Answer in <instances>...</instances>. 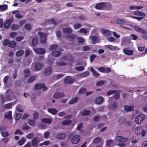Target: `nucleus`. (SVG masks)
<instances>
[{"instance_id": "nucleus-1", "label": "nucleus", "mask_w": 147, "mask_h": 147, "mask_svg": "<svg viewBox=\"0 0 147 147\" xmlns=\"http://www.w3.org/2000/svg\"><path fill=\"white\" fill-rule=\"evenodd\" d=\"M43 28L40 27H38L33 32V33H36L38 32V34L39 35L40 42L42 43H45L46 42L47 35L45 33L41 32L40 31L42 30Z\"/></svg>"}, {"instance_id": "nucleus-2", "label": "nucleus", "mask_w": 147, "mask_h": 147, "mask_svg": "<svg viewBox=\"0 0 147 147\" xmlns=\"http://www.w3.org/2000/svg\"><path fill=\"white\" fill-rule=\"evenodd\" d=\"M13 94L11 90L9 89L8 90L5 94V98L3 97L2 98L1 102L2 103H3L5 101L11 99V96Z\"/></svg>"}, {"instance_id": "nucleus-3", "label": "nucleus", "mask_w": 147, "mask_h": 147, "mask_svg": "<svg viewBox=\"0 0 147 147\" xmlns=\"http://www.w3.org/2000/svg\"><path fill=\"white\" fill-rule=\"evenodd\" d=\"M145 118V116L143 114H140L136 116L135 118V121L138 124H140Z\"/></svg>"}, {"instance_id": "nucleus-4", "label": "nucleus", "mask_w": 147, "mask_h": 147, "mask_svg": "<svg viewBox=\"0 0 147 147\" xmlns=\"http://www.w3.org/2000/svg\"><path fill=\"white\" fill-rule=\"evenodd\" d=\"M32 67L36 70L39 71L43 67V64L41 63H33L32 65Z\"/></svg>"}, {"instance_id": "nucleus-5", "label": "nucleus", "mask_w": 147, "mask_h": 147, "mask_svg": "<svg viewBox=\"0 0 147 147\" xmlns=\"http://www.w3.org/2000/svg\"><path fill=\"white\" fill-rule=\"evenodd\" d=\"M80 136L78 135H76L72 136L71 138V141L73 144H77L80 139Z\"/></svg>"}, {"instance_id": "nucleus-6", "label": "nucleus", "mask_w": 147, "mask_h": 147, "mask_svg": "<svg viewBox=\"0 0 147 147\" xmlns=\"http://www.w3.org/2000/svg\"><path fill=\"white\" fill-rule=\"evenodd\" d=\"M116 23L121 27L122 28L124 25H126L127 22L125 19H118L116 21Z\"/></svg>"}, {"instance_id": "nucleus-7", "label": "nucleus", "mask_w": 147, "mask_h": 147, "mask_svg": "<svg viewBox=\"0 0 147 147\" xmlns=\"http://www.w3.org/2000/svg\"><path fill=\"white\" fill-rule=\"evenodd\" d=\"M101 32L105 37L109 36L112 34V32L107 29H101Z\"/></svg>"}, {"instance_id": "nucleus-8", "label": "nucleus", "mask_w": 147, "mask_h": 147, "mask_svg": "<svg viewBox=\"0 0 147 147\" xmlns=\"http://www.w3.org/2000/svg\"><path fill=\"white\" fill-rule=\"evenodd\" d=\"M95 68L98 69L99 71L104 73H108L111 71V70L109 67L106 68L103 67H99L98 68L95 67Z\"/></svg>"}, {"instance_id": "nucleus-9", "label": "nucleus", "mask_w": 147, "mask_h": 147, "mask_svg": "<svg viewBox=\"0 0 147 147\" xmlns=\"http://www.w3.org/2000/svg\"><path fill=\"white\" fill-rule=\"evenodd\" d=\"M34 88L36 89H40L42 88V90L44 91L46 90L47 89V88L45 87V85L44 84H36L34 86Z\"/></svg>"}, {"instance_id": "nucleus-10", "label": "nucleus", "mask_w": 147, "mask_h": 147, "mask_svg": "<svg viewBox=\"0 0 147 147\" xmlns=\"http://www.w3.org/2000/svg\"><path fill=\"white\" fill-rule=\"evenodd\" d=\"M34 50L36 53L41 54H44L46 51L45 50L43 49L34 48Z\"/></svg>"}, {"instance_id": "nucleus-11", "label": "nucleus", "mask_w": 147, "mask_h": 147, "mask_svg": "<svg viewBox=\"0 0 147 147\" xmlns=\"http://www.w3.org/2000/svg\"><path fill=\"white\" fill-rule=\"evenodd\" d=\"M51 67H49L44 70L43 71V74L44 76H47L51 74Z\"/></svg>"}, {"instance_id": "nucleus-12", "label": "nucleus", "mask_w": 147, "mask_h": 147, "mask_svg": "<svg viewBox=\"0 0 147 147\" xmlns=\"http://www.w3.org/2000/svg\"><path fill=\"white\" fill-rule=\"evenodd\" d=\"M53 119L51 118H44L41 119L42 122L44 123L51 124L52 122Z\"/></svg>"}, {"instance_id": "nucleus-13", "label": "nucleus", "mask_w": 147, "mask_h": 147, "mask_svg": "<svg viewBox=\"0 0 147 147\" xmlns=\"http://www.w3.org/2000/svg\"><path fill=\"white\" fill-rule=\"evenodd\" d=\"M116 140L120 142H124L127 141L128 139L122 136H118L116 137Z\"/></svg>"}, {"instance_id": "nucleus-14", "label": "nucleus", "mask_w": 147, "mask_h": 147, "mask_svg": "<svg viewBox=\"0 0 147 147\" xmlns=\"http://www.w3.org/2000/svg\"><path fill=\"white\" fill-rule=\"evenodd\" d=\"M106 6L105 3H100L96 5L95 7L97 9H102L104 8Z\"/></svg>"}, {"instance_id": "nucleus-15", "label": "nucleus", "mask_w": 147, "mask_h": 147, "mask_svg": "<svg viewBox=\"0 0 147 147\" xmlns=\"http://www.w3.org/2000/svg\"><path fill=\"white\" fill-rule=\"evenodd\" d=\"M106 47L108 48L110 50L113 51L119 50L120 49L117 47H116L110 45H105Z\"/></svg>"}, {"instance_id": "nucleus-16", "label": "nucleus", "mask_w": 147, "mask_h": 147, "mask_svg": "<svg viewBox=\"0 0 147 147\" xmlns=\"http://www.w3.org/2000/svg\"><path fill=\"white\" fill-rule=\"evenodd\" d=\"M123 51L125 54L128 55H131L133 53V51L132 50L124 49L123 50Z\"/></svg>"}, {"instance_id": "nucleus-17", "label": "nucleus", "mask_w": 147, "mask_h": 147, "mask_svg": "<svg viewBox=\"0 0 147 147\" xmlns=\"http://www.w3.org/2000/svg\"><path fill=\"white\" fill-rule=\"evenodd\" d=\"M12 20H6L4 23V27L5 28H7L10 26Z\"/></svg>"}, {"instance_id": "nucleus-18", "label": "nucleus", "mask_w": 147, "mask_h": 147, "mask_svg": "<svg viewBox=\"0 0 147 147\" xmlns=\"http://www.w3.org/2000/svg\"><path fill=\"white\" fill-rule=\"evenodd\" d=\"M73 79L69 76H67L65 80V83L69 84H71L73 82Z\"/></svg>"}, {"instance_id": "nucleus-19", "label": "nucleus", "mask_w": 147, "mask_h": 147, "mask_svg": "<svg viewBox=\"0 0 147 147\" xmlns=\"http://www.w3.org/2000/svg\"><path fill=\"white\" fill-rule=\"evenodd\" d=\"M134 106L126 105L124 107L125 110L126 111H134Z\"/></svg>"}, {"instance_id": "nucleus-20", "label": "nucleus", "mask_w": 147, "mask_h": 147, "mask_svg": "<svg viewBox=\"0 0 147 147\" xmlns=\"http://www.w3.org/2000/svg\"><path fill=\"white\" fill-rule=\"evenodd\" d=\"M91 38L93 43L95 44L96 43L99 42H100L99 39L96 36H92L91 37Z\"/></svg>"}, {"instance_id": "nucleus-21", "label": "nucleus", "mask_w": 147, "mask_h": 147, "mask_svg": "<svg viewBox=\"0 0 147 147\" xmlns=\"http://www.w3.org/2000/svg\"><path fill=\"white\" fill-rule=\"evenodd\" d=\"M106 145L108 146H113L115 145L114 141L112 140H109L107 141Z\"/></svg>"}, {"instance_id": "nucleus-22", "label": "nucleus", "mask_w": 147, "mask_h": 147, "mask_svg": "<svg viewBox=\"0 0 147 147\" xmlns=\"http://www.w3.org/2000/svg\"><path fill=\"white\" fill-rule=\"evenodd\" d=\"M134 14L135 15L142 17H144L146 16V14L144 13L138 11H134Z\"/></svg>"}, {"instance_id": "nucleus-23", "label": "nucleus", "mask_w": 147, "mask_h": 147, "mask_svg": "<svg viewBox=\"0 0 147 147\" xmlns=\"http://www.w3.org/2000/svg\"><path fill=\"white\" fill-rule=\"evenodd\" d=\"M142 129V128L141 126H138L137 127L135 130V132L136 134L137 135L141 134Z\"/></svg>"}, {"instance_id": "nucleus-24", "label": "nucleus", "mask_w": 147, "mask_h": 147, "mask_svg": "<svg viewBox=\"0 0 147 147\" xmlns=\"http://www.w3.org/2000/svg\"><path fill=\"white\" fill-rule=\"evenodd\" d=\"M39 140L38 138L36 137H34L32 140V145L36 146L38 143Z\"/></svg>"}, {"instance_id": "nucleus-25", "label": "nucleus", "mask_w": 147, "mask_h": 147, "mask_svg": "<svg viewBox=\"0 0 147 147\" xmlns=\"http://www.w3.org/2000/svg\"><path fill=\"white\" fill-rule=\"evenodd\" d=\"M48 111L52 115H55L57 113V110L55 109H48Z\"/></svg>"}, {"instance_id": "nucleus-26", "label": "nucleus", "mask_w": 147, "mask_h": 147, "mask_svg": "<svg viewBox=\"0 0 147 147\" xmlns=\"http://www.w3.org/2000/svg\"><path fill=\"white\" fill-rule=\"evenodd\" d=\"M103 98L102 97L100 96L96 99V102L97 104L100 105L103 102Z\"/></svg>"}, {"instance_id": "nucleus-27", "label": "nucleus", "mask_w": 147, "mask_h": 147, "mask_svg": "<svg viewBox=\"0 0 147 147\" xmlns=\"http://www.w3.org/2000/svg\"><path fill=\"white\" fill-rule=\"evenodd\" d=\"M46 22L47 23L52 24L54 25H55L56 24L55 21L52 19H47Z\"/></svg>"}, {"instance_id": "nucleus-28", "label": "nucleus", "mask_w": 147, "mask_h": 147, "mask_svg": "<svg viewBox=\"0 0 147 147\" xmlns=\"http://www.w3.org/2000/svg\"><path fill=\"white\" fill-rule=\"evenodd\" d=\"M63 31L65 33L70 34L71 33L72 30L70 28H66L63 29Z\"/></svg>"}, {"instance_id": "nucleus-29", "label": "nucleus", "mask_w": 147, "mask_h": 147, "mask_svg": "<svg viewBox=\"0 0 147 147\" xmlns=\"http://www.w3.org/2000/svg\"><path fill=\"white\" fill-rule=\"evenodd\" d=\"M38 39L37 37L34 38L32 40V45L33 46H35L37 44Z\"/></svg>"}, {"instance_id": "nucleus-30", "label": "nucleus", "mask_w": 147, "mask_h": 147, "mask_svg": "<svg viewBox=\"0 0 147 147\" xmlns=\"http://www.w3.org/2000/svg\"><path fill=\"white\" fill-rule=\"evenodd\" d=\"M5 117L6 118L9 119H11V111H9L5 113Z\"/></svg>"}, {"instance_id": "nucleus-31", "label": "nucleus", "mask_w": 147, "mask_h": 147, "mask_svg": "<svg viewBox=\"0 0 147 147\" xmlns=\"http://www.w3.org/2000/svg\"><path fill=\"white\" fill-rule=\"evenodd\" d=\"M90 70L92 72L93 75L95 77H98L99 76V74L98 72L95 70L93 67H91L90 68Z\"/></svg>"}, {"instance_id": "nucleus-32", "label": "nucleus", "mask_w": 147, "mask_h": 147, "mask_svg": "<svg viewBox=\"0 0 147 147\" xmlns=\"http://www.w3.org/2000/svg\"><path fill=\"white\" fill-rule=\"evenodd\" d=\"M71 123V120H64L61 123L63 125H68Z\"/></svg>"}, {"instance_id": "nucleus-33", "label": "nucleus", "mask_w": 147, "mask_h": 147, "mask_svg": "<svg viewBox=\"0 0 147 147\" xmlns=\"http://www.w3.org/2000/svg\"><path fill=\"white\" fill-rule=\"evenodd\" d=\"M24 53V51L23 50H20L17 52L16 55L17 57H20Z\"/></svg>"}, {"instance_id": "nucleus-34", "label": "nucleus", "mask_w": 147, "mask_h": 147, "mask_svg": "<svg viewBox=\"0 0 147 147\" xmlns=\"http://www.w3.org/2000/svg\"><path fill=\"white\" fill-rule=\"evenodd\" d=\"M78 97H76L73 98L69 102V104H73L77 102L78 100Z\"/></svg>"}, {"instance_id": "nucleus-35", "label": "nucleus", "mask_w": 147, "mask_h": 147, "mask_svg": "<svg viewBox=\"0 0 147 147\" xmlns=\"http://www.w3.org/2000/svg\"><path fill=\"white\" fill-rule=\"evenodd\" d=\"M24 76L26 78L28 77L30 74V72L29 69H26L24 71Z\"/></svg>"}, {"instance_id": "nucleus-36", "label": "nucleus", "mask_w": 147, "mask_h": 147, "mask_svg": "<svg viewBox=\"0 0 147 147\" xmlns=\"http://www.w3.org/2000/svg\"><path fill=\"white\" fill-rule=\"evenodd\" d=\"M63 96L64 94H63L60 93H55L54 95V97L56 98L62 97Z\"/></svg>"}, {"instance_id": "nucleus-37", "label": "nucleus", "mask_w": 147, "mask_h": 147, "mask_svg": "<svg viewBox=\"0 0 147 147\" xmlns=\"http://www.w3.org/2000/svg\"><path fill=\"white\" fill-rule=\"evenodd\" d=\"M88 31L87 29L82 28L80 29L79 32L80 33L86 34L88 33Z\"/></svg>"}, {"instance_id": "nucleus-38", "label": "nucleus", "mask_w": 147, "mask_h": 147, "mask_svg": "<svg viewBox=\"0 0 147 147\" xmlns=\"http://www.w3.org/2000/svg\"><path fill=\"white\" fill-rule=\"evenodd\" d=\"M141 33L142 37L144 39L147 40V32L144 30Z\"/></svg>"}, {"instance_id": "nucleus-39", "label": "nucleus", "mask_w": 147, "mask_h": 147, "mask_svg": "<svg viewBox=\"0 0 147 147\" xmlns=\"http://www.w3.org/2000/svg\"><path fill=\"white\" fill-rule=\"evenodd\" d=\"M7 9V6L6 5H0V11H3L6 10Z\"/></svg>"}, {"instance_id": "nucleus-40", "label": "nucleus", "mask_w": 147, "mask_h": 147, "mask_svg": "<svg viewBox=\"0 0 147 147\" xmlns=\"http://www.w3.org/2000/svg\"><path fill=\"white\" fill-rule=\"evenodd\" d=\"M26 140L25 138L23 137L20 139L18 141V144L19 145H22L25 142Z\"/></svg>"}, {"instance_id": "nucleus-41", "label": "nucleus", "mask_w": 147, "mask_h": 147, "mask_svg": "<svg viewBox=\"0 0 147 147\" xmlns=\"http://www.w3.org/2000/svg\"><path fill=\"white\" fill-rule=\"evenodd\" d=\"M61 54L59 52L53 51L51 53V55L54 57H58L60 56Z\"/></svg>"}, {"instance_id": "nucleus-42", "label": "nucleus", "mask_w": 147, "mask_h": 147, "mask_svg": "<svg viewBox=\"0 0 147 147\" xmlns=\"http://www.w3.org/2000/svg\"><path fill=\"white\" fill-rule=\"evenodd\" d=\"M81 113L83 115H89L90 113V112L88 110H84L82 111L81 112Z\"/></svg>"}, {"instance_id": "nucleus-43", "label": "nucleus", "mask_w": 147, "mask_h": 147, "mask_svg": "<svg viewBox=\"0 0 147 147\" xmlns=\"http://www.w3.org/2000/svg\"><path fill=\"white\" fill-rule=\"evenodd\" d=\"M134 28L137 32L141 33L144 30L140 28L135 26L134 27Z\"/></svg>"}, {"instance_id": "nucleus-44", "label": "nucleus", "mask_w": 147, "mask_h": 147, "mask_svg": "<svg viewBox=\"0 0 147 147\" xmlns=\"http://www.w3.org/2000/svg\"><path fill=\"white\" fill-rule=\"evenodd\" d=\"M16 44L15 41H11L9 42L8 46L12 48H14L16 46Z\"/></svg>"}, {"instance_id": "nucleus-45", "label": "nucleus", "mask_w": 147, "mask_h": 147, "mask_svg": "<svg viewBox=\"0 0 147 147\" xmlns=\"http://www.w3.org/2000/svg\"><path fill=\"white\" fill-rule=\"evenodd\" d=\"M146 134H147V127L144 129L142 128L141 134L142 136V137L144 136Z\"/></svg>"}, {"instance_id": "nucleus-46", "label": "nucleus", "mask_w": 147, "mask_h": 147, "mask_svg": "<svg viewBox=\"0 0 147 147\" xmlns=\"http://www.w3.org/2000/svg\"><path fill=\"white\" fill-rule=\"evenodd\" d=\"M89 75V73L88 71H86L80 75V76L81 77H86Z\"/></svg>"}, {"instance_id": "nucleus-47", "label": "nucleus", "mask_w": 147, "mask_h": 147, "mask_svg": "<svg viewBox=\"0 0 147 147\" xmlns=\"http://www.w3.org/2000/svg\"><path fill=\"white\" fill-rule=\"evenodd\" d=\"M76 37V35H69L67 37V39L70 40H74L75 38Z\"/></svg>"}, {"instance_id": "nucleus-48", "label": "nucleus", "mask_w": 147, "mask_h": 147, "mask_svg": "<svg viewBox=\"0 0 147 147\" xmlns=\"http://www.w3.org/2000/svg\"><path fill=\"white\" fill-rule=\"evenodd\" d=\"M35 79V77L34 76H32L29 78L27 80L28 83H31Z\"/></svg>"}, {"instance_id": "nucleus-49", "label": "nucleus", "mask_w": 147, "mask_h": 147, "mask_svg": "<svg viewBox=\"0 0 147 147\" xmlns=\"http://www.w3.org/2000/svg\"><path fill=\"white\" fill-rule=\"evenodd\" d=\"M31 53V51L29 48H27L25 50V55L26 57H27Z\"/></svg>"}, {"instance_id": "nucleus-50", "label": "nucleus", "mask_w": 147, "mask_h": 147, "mask_svg": "<svg viewBox=\"0 0 147 147\" xmlns=\"http://www.w3.org/2000/svg\"><path fill=\"white\" fill-rule=\"evenodd\" d=\"M105 83V82L103 80H100L97 82L96 85L97 86H99L103 85Z\"/></svg>"}, {"instance_id": "nucleus-51", "label": "nucleus", "mask_w": 147, "mask_h": 147, "mask_svg": "<svg viewBox=\"0 0 147 147\" xmlns=\"http://www.w3.org/2000/svg\"><path fill=\"white\" fill-rule=\"evenodd\" d=\"M65 137V135L64 134H60L58 135V138L59 139H64Z\"/></svg>"}, {"instance_id": "nucleus-52", "label": "nucleus", "mask_w": 147, "mask_h": 147, "mask_svg": "<svg viewBox=\"0 0 147 147\" xmlns=\"http://www.w3.org/2000/svg\"><path fill=\"white\" fill-rule=\"evenodd\" d=\"M19 26L17 24H13L11 26V28L14 30H17L19 28Z\"/></svg>"}, {"instance_id": "nucleus-53", "label": "nucleus", "mask_w": 147, "mask_h": 147, "mask_svg": "<svg viewBox=\"0 0 147 147\" xmlns=\"http://www.w3.org/2000/svg\"><path fill=\"white\" fill-rule=\"evenodd\" d=\"M57 46L55 45H53L51 46L49 48V49L51 51H53L56 49L57 48Z\"/></svg>"}, {"instance_id": "nucleus-54", "label": "nucleus", "mask_w": 147, "mask_h": 147, "mask_svg": "<svg viewBox=\"0 0 147 147\" xmlns=\"http://www.w3.org/2000/svg\"><path fill=\"white\" fill-rule=\"evenodd\" d=\"M138 37L137 35L134 34H131L130 36V38L134 40H136Z\"/></svg>"}, {"instance_id": "nucleus-55", "label": "nucleus", "mask_w": 147, "mask_h": 147, "mask_svg": "<svg viewBox=\"0 0 147 147\" xmlns=\"http://www.w3.org/2000/svg\"><path fill=\"white\" fill-rule=\"evenodd\" d=\"M31 25L30 24H27L25 26V28L28 30H30L31 29Z\"/></svg>"}, {"instance_id": "nucleus-56", "label": "nucleus", "mask_w": 147, "mask_h": 147, "mask_svg": "<svg viewBox=\"0 0 147 147\" xmlns=\"http://www.w3.org/2000/svg\"><path fill=\"white\" fill-rule=\"evenodd\" d=\"M86 89L85 88H82L80 89L79 91V93L80 94H82L86 92Z\"/></svg>"}, {"instance_id": "nucleus-57", "label": "nucleus", "mask_w": 147, "mask_h": 147, "mask_svg": "<svg viewBox=\"0 0 147 147\" xmlns=\"http://www.w3.org/2000/svg\"><path fill=\"white\" fill-rule=\"evenodd\" d=\"M28 124L31 126H34L35 124V121L32 120L28 119Z\"/></svg>"}, {"instance_id": "nucleus-58", "label": "nucleus", "mask_w": 147, "mask_h": 147, "mask_svg": "<svg viewBox=\"0 0 147 147\" xmlns=\"http://www.w3.org/2000/svg\"><path fill=\"white\" fill-rule=\"evenodd\" d=\"M22 107L20 105H18L16 108V109L19 112H22L23 111Z\"/></svg>"}, {"instance_id": "nucleus-59", "label": "nucleus", "mask_w": 147, "mask_h": 147, "mask_svg": "<svg viewBox=\"0 0 147 147\" xmlns=\"http://www.w3.org/2000/svg\"><path fill=\"white\" fill-rule=\"evenodd\" d=\"M57 64L59 65L60 66H63L67 64V63L66 62H63L61 61L59 62H58L57 63Z\"/></svg>"}, {"instance_id": "nucleus-60", "label": "nucleus", "mask_w": 147, "mask_h": 147, "mask_svg": "<svg viewBox=\"0 0 147 147\" xmlns=\"http://www.w3.org/2000/svg\"><path fill=\"white\" fill-rule=\"evenodd\" d=\"M34 136L33 133H30L26 135V138H27L30 139L32 138Z\"/></svg>"}, {"instance_id": "nucleus-61", "label": "nucleus", "mask_w": 147, "mask_h": 147, "mask_svg": "<svg viewBox=\"0 0 147 147\" xmlns=\"http://www.w3.org/2000/svg\"><path fill=\"white\" fill-rule=\"evenodd\" d=\"M100 140V138L97 137L94 139L93 142L94 143H97L99 142Z\"/></svg>"}, {"instance_id": "nucleus-62", "label": "nucleus", "mask_w": 147, "mask_h": 147, "mask_svg": "<svg viewBox=\"0 0 147 147\" xmlns=\"http://www.w3.org/2000/svg\"><path fill=\"white\" fill-rule=\"evenodd\" d=\"M129 17L137 19L138 21H140L144 19L143 17H136L134 16H129Z\"/></svg>"}, {"instance_id": "nucleus-63", "label": "nucleus", "mask_w": 147, "mask_h": 147, "mask_svg": "<svg viewBox=\"0 0 147 147\" xmlns=\"http://www.w3.org/2000/svg\"><path fill=\"white\" fill-rule=\"evenodd\" d=\"M23 37L22 36H18L16 38V40L17 41L20 42L23 39Z\"/></svg>"}, {"instance_id": "nucleus-64", "label": "nucleus", "mask_w": 147, "mask_h": 147, "mask_svg": "<svg viewBox=\"0 0 147 147\" xmlns=\"http://www.w3.org/2000/svg\"><path fill=\"white\" fill-rule=\"evenodd\" d=\"M114 95V97L116 99H118L119 97V91H115Z\"/></svg>"}]
</instances>
